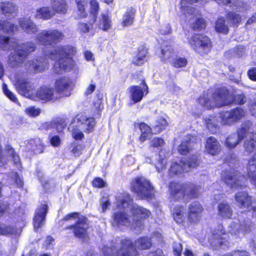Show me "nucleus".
<instances>
[{
  "instance_id": "1",
  "label": "nucleus",
  "mask_w": 256,
  "mask_h": 256,
  "mask_svg": "<svg viewBox=\"0 0 256 256\" xmlns=\"http://www.w3.org/2000/svg\"><path fill=\"white\" fill-rule=\"evenodd\" d=\"M76 48L71 46H60L50 50L46 54V57H40L27 61L24 64L25 69L30 72H40L44 71L48 66V58L56 61L54 72L61 73L72 70L75 66L71 56L76 54Z\"/></svg>"
},
{
  "instance_id": "2",
  "label": "nucleus",
  "mask_w": 256,
  "mask_h": 256,
  "mask_svg": "<svg viewBox=\"0 0 256 256\" xmlns=\"http://www.w3.org/2000/svg\"><path fill=\"white\" fill-rule=\"evenodd\" d=\"M120 243L116 246L110 244L102 248L104 256H136L138 252L136 248L139 250H145L150 248L152 243L150 238L141 237L135 241V247L131 240L128 238H123L119 240Z\"/></svg>"
},
{
  "instance_id": "3",
  "label": "nucleus",
  "mask_w": 256,
  "mask_h": 256,
  "mask_svg": "<svg viewBox=\"0 0 256 256\" xmlns=\"http://www.w3.org/2000/svg\"><path fill=\"white\" fill-rule=\"evenodd\" d=\"M13 38L0 36V48L4 50L14 49V54L10 56L8 64L12 67L21 66L27 56L35 51L36 44L32 42H27L20 45Z\"/></svg>"
},
{
  "instance_id": "4",
  "label": "nucleus",
  "mask_w": 256,
  "mask_h": 256,
  "mask_svg": "<svg viewBox=\"0 0 256 256\" xmlns=\"http://www.w3.org/2000/svg\"><path fill=\"white\" fill-rule=\"evenodd\" d=\"M198 102L206 109H211L230 104L232 96L226 89L222 88L216 90L212 94L211 92L204 94L198 98Z\"/></svg>"
},
{
  "instance_id": "5",
  "label": "nucleus",
  "mask_w": 256,
  "mask_h": 256,
  "mask_svg": "<svg viewBox=\"0 0 256 256\" xmlns=\"http://www.w3.org/2000/svg\"><path fill=\"white\" fill-rule=\"evenodd\" d=\"M208 2V0H182L180 7L182 12L184 14H190L192 15L190 20L191 27L195 30L203 29L206 26L205 21L200 17L198 10L188 6L189 4L198 3L204 4Z\"/></svg>"
},
{
  "instance_id": "6",
  "label": "nucleus",
  "mask_w": 256,
  "mask_h": 256,
  "mask_svg": "<svg viewBox=\"0 0 256 256\" xmlns=\"http://www.w3.org/2000/svg\"><path fill=\"white\" fill-rule=\"evenodd\" d=\"M200 188L192 184H180L172 182L170 184V198L176 200L184 198L188 200L198 196Z\"/></svg>"
},
{
  "instance_id": "7",
  "label": "nucleus",
  "mask_w": 256,
  "mask_h": 256,
  "mask_svg": "<svg viewBox=\"0 0 256 256\" xmlns=\"http://www.w3.org/2000/svg\"><path fill=\"white\" fill-rule=\"evenodd\" d=\"M122 204L125 208V205L130 208V210L132 214V220L134 224L135 228L142 225L141 220L148 218L150 215V212L148 210L136 204H134L129 194H124V198L120 200L118 206Z\"/></svg>"
},
{
  "instance_id": "8",
  "label": "nucleus",
  "mask_w": 256,
  "mask_h": 256,
  "mask_svg": "<svg viewBox=\"0 0 256 256\" xmlns=\"http://www.w3.org/2000/svg\"><path fill=\"white\" fill-rule=\"evenodd\" d=\"M131 188L140 198H151L154 193L153 186L144 177L136 178L131 184Z\"/></svg>"
},
{
  "instance_id": "9",
  "label": "nucleus",
  "mask_w": 256,
  "mask_h": 256,
  "mask_svg": "<svg viewBox=\"0 0 256 256\" xmlns=\"http://www.w3.org/2000/svg\"><path fill=\"white\" fill-rule=\"evenodd\" d=\"M124 194H120V196H116V206L120 209L123 208L122 211L116 212L112 216V225L115 226H132V228H135L134 224L131 218L128 214L127 212L130 208H128L126 204L125 205V208L122 206V204H120V206H118V201L120 199L124 198Z\"/></svg>"
},
{
  "instance_id": "10",
  "label": "nucleus",
  "mask_w": 256,
  "mask_h": 256,
  "mask_svg": "<svg viewBox=\"0 0 256 256\" xmlns=\"http://www.w3.org/2000/svg\"><path fill=\"white\" fill-rule=\"evenodd\" d=\"M64 36V34L57 30H44L37 34L36 40L40 44L50 46L60 42Z\"/></svg>"
},
{
  "instance_id": "11",
  "label": "nucleus",
  "mask_w": 256,
  "mask_h": 256,
  "mask_svg": "<svg viewBox=\"0 0 256 256\" xmlns=\"http://www.w3.org/2000/svg\"><path fill=\"white\" fill-rule=\"evenodd\" d=\"M245 110L240 107L220 113L218 121L222 125L231 126L245 116Z\"/></svg>"
},
{
  "instance_id": "12",
  "label": "nucleus",
  "mask_w": 256,
  "mask_h": 256,
  "mask_svg": "<svg viewBox=\"0 0 256 256\" xmlns=\"http://www.w3.org/2000/svg\"><path fill=\"white\" fill-rule=\"evenodd\" d=\"M222 178L226 184L234 190L242 189L246 186V177L238 170H234L222 174Z\"/></svg>"
},
{
  "instance_id": "13",
  "label": "nucleus",
  "mask_w": 256,
  "mask_h": 256,
  "mask_svg": "<svg viewBox=\"0 0 256 256\" xmlns=\"http://www.w3.org/2000/svg\"><path fill=\"white\" fill-rule=\"evenodd\" d=\"M229 236L223 230V226L218 225L212 234L210 242L211 246L214 249L225 250L230 244Z\"/></svg>"
},
{
  "instance_id": "14",
  "label": "nucleus",
  "mask_w": 256,
  "mask_h": 256,
  "mask_svg": "<svg viewBox=\"0 0 256 256\" xmlns=\"http://www.w3.org/2000/svg\"><path fill=\"white\" fill-rule=\"evenodd\" d=\"M190 46L197 52L203 54L208 53L211 47L210 39L202 34H195L189 40Z\"/></svg>"
},
{
  "instance_id": "15",
  "label": "nucleus",
  "mask_w": 256,
  "mask_h": 256,
  "mask_svg": "<svg viewBox=\"0 0 256 256\" xmlns=\"http://www.w3.org/2000/svg\"><path fill=\"white\" fill-rule=\"evenodd\" d=\"M199 160L197 157L192 156L188 158L181 160L180 164L176 162L173 163L170 170V174H178L182 172H188L191 168H194L199 165Z\"/></svg>"
},
{
  "instance_id": "16",
  "label": "nucleus",
  "mask_w": 256,
  "mask_h": 256,
  "mask_svg": "<svg viewBox=\"0 0 256 256\" xmlns=\"http://www.w3.org/2000/svg\"><path fill=\"white\" fill-rule=\"evenodd\" d=\"M246 136L244 138V147L246 152L251 153L256 150V124L246 121Z\"/></svg>"
},
{
  "instance_id": "17",
  "label": "nucleus",
  "mask_w": 256,
  "mask_h": 256,
  "mask_svg": "<svg viewBox=\"0 0 256 256\" xmlns=\"http://www.w3.org/2000/svg\"><path fill=\"white\" fill-rule=\"evenodd\" d=\"M235 200L240 208H246L249 212L252 210V215L256 216V204L246 192H237L235 194Z\"/></svg>"
},
{
  "instance_id": "18",
  "label": "nucleus",
  "mask_w": 256,
  "mask_h": 256,
  "mask_svg": "<svg viewBox=\"0 0 256 256\" xmlns=\"http://www.w3.org/2000/svg\"><path fill=\"white\" fill-rule=\"evenodd\" d=\"M246 124H247L246 121H245L238 129L236 133L232 134L226 138L225 145L228 148L230 149L235 148L239 142L246 137V128L247 126Z\"/></svg>"
},
{
  "instance_id": "19",
  "label": "nucleus",
  "mask_w": 256,
  "mask_h": 256,
  "mask_svg": "<svg viewBox=\"0 0 256 256\" xmlns=\"http://www.w3.org/2000/svg\"><path fill=\"white\" fill-rule=\"evenodd\" d=\"M252 222L250 220L243 221L238 225L236 222H232L228 226V232L238 238L244 236L251 231Z\"/></svg>"
},
{
  "instance_id": "20",
  "label": "nucleus",
  "mask_w": 256,
  "mask_h": 256,
  "mask_svg": "<svg viewBox=\"0 0 256 256\" xmlns=\"http://www.w3.org/2000/svg\"><path fill=\"white\" fill-rule=\"evenodd\" d=\"M88 228V219L83 216L78 217L75 225L70 226V228L73 229L75 236L84 240L87 238Z\"/></svg>"
},
{
  "instance_id": "21",
  "label": "nucleus",
  "mask_w": 256,
  "mask_h": 256,
  "mask_svg": "<svg viewBox=\"0 0 256 256\" xmlns=\"http://www.w3.org/2000/svg\"><path fill=\"white\" fill-rule=\"evenodd\" d=\"M14 84L20 94L28 98L31 96L30 92L33 90L34 87L28 79L16 76L15 78Z\"/></svg>"
},
{
  "instance_id": "22",
  "label": "nucleus",
  "mask_w": 256,
  "mask_h": 256,
  "mask_svg": "<svg viewBox=\"0 0 256 256\" xmlns=\"http://www.w3.org/2000/svg\"><path fill=\"white\" fill-rule=\"evenodd\" d=\"M54 86L57 94L68 96H70V92L72 89L73 84L69 78L64 77L56 81Z\"/></svg>"
},
{
  "instance_id": "23",
  "label": "nucleus",
  "mask_w": 256,
  "mask_h": 256,
  "mask_svg": "<svg viewBox=\"0 0 256 256\" xmlns=\"http://www.w3.org/2000/svg\"><path fill=\"white\" fill-rule=\"evenodd\" d=\"M203 208L200 204L197 201L190 204L188 207L187 220L189 222L196 223L202 216Z\"/></svg>"
},
{
  "instance_id": "24",
  "label": "nucleus",
  "mask_w": 256,
  "mask_h": 256,
  "mask_svg": "<svg viewBox=\"0 0 256 256\" xmlns=\"http://www.w3.org/2000/svg\"><path fill=\"white\" fill-rule=\"evenodd\" d=\"M142 87L140 86H132L130 88V96L134 103H137L140 102L144 96L148 92V86L146 84L144 80L142 81Z\"/></svg>"
},
{
  "instance_id": "25",
  "label": "nucleus",
  "mask_w": 256,
  "mask_h": 256,
  "mask_svg": "<svg viewBox=\"0 0 256 256\" xmlns=\"http://www.w3.org/2000/svg\"><path fill=\"white\" fill-rule=\"evenodd\" d=\"M74 122H76L81 126V128L86 132H90L94 130L96 124L95 120L93 118L87 117L83 114H78L74 118Z\"/></svg>"
},
{
  "instance_id": "26",
  "label": "nucleus",
  "mask_w": 256,
  "mask_h": 256,
  "mask_svg": "<svg viewBox=\"0 0 256 256\" xmlns=\"http://www.w3.org/2000/svg\"><path fill=\"white\" fill-rule=\"evenodd\" d=\"M48 212V206L46 204H40L37 208L33 220L35 230L39 228L44 224Z\"/></svg>"
},
{
  "instance_id": "27",
  "label": "nucleus",
  "mask_w": 256,
  "mask_h": 256,
  "mask_svg": "<svg viewBox=\"0 0 256 256\" xmlns=\"http://www.w3.org/2000/svg\"><path fill=\"white\" fill-rule=\"evenodd\" d=\"M36 95L38 98L46 102H55L60 97L56 92L54 94L53 88L47 86L41 87L37 91Z\"/></svg>"
},
{
  "instance_id": "28",
  "label": "nucleus",
  "mask_w": 256,
  "mask_h": 256,
  "mask_svg": "<svg viewBox=\"0 0 256 256\" xmlns=\"http://www.w3.org/2000/svg\"><path fill=\"white\" fill-rule=\"evenodd\" d=\"M18 23L22 29L28 34H34L38 32L37 25L30 18H20Z\"/></svg>"
},
{
  "instance_id": "29",
  "label": "nucleus",
  "mask_w": 256,
  "mask_h": 256,
  "mask_svg": "<svg viewBox=\"0 0 256 256\" xmlns=\"http://www.w3.org/2000/svg\"><path fill=\"white\" fill-rule=\"evenodd\" d=\"M205 148L208 153L214 156L220 152L221 146L215 138L210 136L206 139Z\"/></svg>"
},
{
  "instance_id": "30",
  "label": "nucleus",
  "mask_w": 256,
  "mask_h": 256,
  "mask_svg": "<svg viewBox=\"0 0 256 256\" xmlns=\"http://www.w3.org/2000/svg\"><path fill=\"white\" fill-rule=\"evenodd\" d=\"M26 147L28 150L34 152L36 154L44 152V145L40 138L32 139L25 142Z\"/></svg>"
},
{
  "instance_id": "31",
  "label": "nucleus",
  "mask_w": 256,
  "mask_h": 256,
  "mask_svg": "<svg viewBox=\"0 0 256 256\" xmlns=\"http://www.w3.org/2000/svg\"><path fill=\"white\" fill-rule=\"evenodd\" d=\"M50 8L56 13L64 14L67 12L68 6L65 0H51Z\"/></svg>"
},
{
  "instance_id": "32",
  "label": "nucleus",
  "mask_w": 256,
  "mask_h": 256,
  "mask_svg": "<svg viewBox=\"0 0 256 256\" xmlns=\"http://www.w3.org/2000/svg\"><path fill=\"white\" fill-rule=\"evenodd\" d=\"M247 170L252 184L256 187V153L250 158Z\"/></svg>"
},
{
  "instance_id": "33",
  "label": "nucleus",
  "mask_w": 256,
  "mask_h": 256,
  "mask_svg": "<svg viewBox=\"0 0 256 256\" xmlns=\"http://www.w3.org/2000/svg\"><path fill=\"white\" fill-rule=\"evenodd\" d=\"M54 16V12L51 8L48 6H42L36 10L34 14V18L36 19L48 20L52 18Z\"/></svg>"
},
{
  "instance_id": "34",
  "label": "nucleus",
  "mask_w": 256,
  "mask_h": 256,
  "mask_svg": "<svg viewBox=\"0 0 256 256\" xmlns=\"http://www.w3.org/2000/svg\"><path fill=\"white\" fill-rule=\"evenodd\" d=\"M218 214L222 218H230L232 215V210L228 204L221 202L218 206Z\"/></svg>"
},
{
  "instance_id": "35",
  "label": "nucleus",
  "mask_w": 256,
  "mask_h": 256,
  "mask_svg": "<svg viewBox=\"0 0 256 256\" xmlns=\"http://www.w3.org/2000/svg\"><path fill=\"white\" fill-rule=\"evenodd\" d=\"M196 142V138L191 135H188L184 142L178 147V151L182 154H186L190 150V144Z\"/></svg>"
},
{
  "instance_id": "36",
  "label": "nucleus",
  "mask_w": 256,
  "mask_h": 256,
  "mask_svg": "<svg viewBox=\"0 0 256 256\" xmlns=\"http://www.w3.org/2000/svg\"><path fill=\"white\" fill-rule=\"evenodd\" d=\"M66 126L65 120L58 118L51 122H46L44 124V128L46 130L51 128L56 129L58 132H61Z\"/></svg>"
},
{
  "instance_id": "37",
  "label": "nucleus",
  "mask_w": 256,
  "mask_h": 256,
  "mask_svg": "<svg viewBox=\"0 0 256 256\" xmlns=\"http://www.w3.org/2000/svg\"><path fill=\"white\" fill-rule=\"evenodd\" d=\"M97 24L99 28L103 30L106 31L110 28L112 26L111 18L107 12L101 14Z\"/></svg>"
},
{
  "instance_id": "38",
  "label": "nucleus",
  "mask_w": 256,
  "mask_h": 256,
  "mask_svg": "<svg viewBox=\"0 0 256 256\" xmlns=\"http://www.w3.org/2000/svg\"><path fill=\"white\" fill-rule=\"evenodd\" d=\"M173 216L177 223H182L186 218V208L183 206H176L173 210Z\"/></svg>"
},
{
  "instance_id": "39",
  "label": "nucleus",
  "mask_w": 256,
  "mask_h": 256,
  "mask_svg": "<svg viewBox=\"0 0 256 256\" xmlns=\"http://www.w3.org/2000/svg\"><path fill=\"white\" fill-rule=\"evenodd\" d=\"M17 10L16 5L13 2H0V12L4 14L15 12Z\"/></svg>"
},
{
  "instance_id": "40",
  "label": "nucleus",
  "mask_w": 256,
  "mask_h": 256,
  "mask_svg": "<svg viewBox=\"0 0 256 256\" xmlns=\"http://www.w3.org/2000/svg\"><path fill=\"white\" fill-rule=\"evenodd\" d=\"M136 10L133 8L128 9L123 16L122 24L124 26H128L132 24Z\"/></svg>"
},
{
  "instance_id": "41",
  "label": "nucleus",
  "mask_w": 256,
  "mask_h": 256,
  "mask_svg": "<svg viewBox=\"0 0 256 256\" xmlns=\"http://www.w3.org/2000/svg\"><path fill=\"white\" fill-rule=\"evenodd\" d=\"M0 30L8 34H10L16 32L18 30V26L6 20H0Z\"/></svg>"
},
{
  "instance_id": "42",
  "label": "nucleus",
  "mask_w": 256,
  "mask_h": 256,
  "mask_svg": "<svg viewBox=\"0 0 256 256\" xmlns=\"http://www.w3.org/2000/svg\"><path fill=\"white\" fill-rule=\"evenodd\" d=\"M162 58L163 61L170 62L171 58L174 55V49L170 46H163L162 49Z\"/></svg>"
},
{
  "instance_id": "43",
  "label": "nucleus",
  "mask_w": 256,
  "mask_h": 256,
  "mask_svg": "<svg viewBox=\"0 0 256 256\" xmlns=\"http://www.w3.org/2000/svg\"><path fill=\"white\" fill-rule=\"evenodd\" d=\"M216 30L218 32L226 34L228 31V28L226 24V20L224 18H219L216 22Z\"/></svg>"
},
{
  "instance_id": "44",
  "label": "nucleus",
  "mask_w": 256,
  "mask_h": 256,
  "mask_svg": "<svg viewBox=\"0 0 256 256\" xmlns=\"http://www.w3.org/2000/svg\"><path fill=\"white\" fill-rule=\"evenodd\" d=\"M226 19L228 24L232 26H236L241 22L240 16L232 12H229L226 14Z\"/></svg>"
},
{
  "instance_id": "45",
  "label": "nucleus",
  "mask_w": 256,
  "mask_h": 256,
  "mask_svg": "<svg viewBox=\"0 0 256 256\" xmlns=\"http://www.w3.org/2000/svg\"><path fill=\"white\" fill-rule=\"evenodd\" d=\"M146 54L147 51L145 49L139 50L137 56L133 59L132 63L136 66L143 64L146 60Z\"/></svg>"
},
{
  "instance_id": "46",
  "label": "nucleus",
  "mask_w": 256,
  "mask_h": 256,
  "mask_svg": "<svg viewBox=\"0 0 256 256\" xmlns=\"http://www.w3.org/2000/svg\"><path fill=\"white\" fill-rule=\"evenodd\" d=\"M139 126L142 132L140 140L142 142H144L146 140L149 138V136L152 132V128L145 123L140 124Z\"/></svg>"
},
{
  "instance_id": "47",
  "label": "nucleus",
  "mask_w": 256,
  "mask_h": 256,
  "mask_svg": "<svg viewBox=\"0 0 256 256\" xmlns=\"http://www.w3.org/2000/svg\"><path fill=\"white\" fill-rule=\"evenodd\" d=\"M206 128L212 133L216 132V128L218 126V122L214 116H210L205 120Z\"/></svg>"
},
{
  "instance_id": "48",
  "label": "nucleus",
  "mask_w": 256,
  "mask_h": 256,
  "mask_svg": "<svg viewBox=\"0 0 256 256\" xmlns=\"http://www.w3.org/2000/svg\"><path fill=\"white\" fill-rule=\"evenodd\" d=\"M168 124L167 121L162 116L158 118L154 126V130L156 132H160L166 128Z\"/></svg>"
},
{
  "instance_id": "49",
  "label": "nucleus",
  "mask_w": 256,
  "mask_h": 256,
  "mask_svg": "<svg viewBox=\"0 0 256 256\" xmlns=\"http://www.w3.org/2000/svg\"><path fill=\"white\" fill-rule=\"evenodd\" d=\"M76 122H72L69 126L68 130L71 132L72 137L76 140H80L84 137V134L81 130L78 128L77 126H74Z\"/></svg>"
},
{
  "instance_id": "50",
  "label": "nucleus",
  "mask_w": 256,
  "mask_h": 256,
  "mask_svg": "<svg viewBox=\"0 0 256 256\" xmlns=\"http://www.w3.org/2000/svg\"><path fill=\"white\" fill-rule=\"evenodd\" d=\"M7 155L11 157L12 160L14 162V164L19 167L20 166V158L19 156L14 152L13 148L10 146H8L6 148Z\"/></svg>"
},
{
  "instance_id": "51",
  "label": "nucleus",
  "mask_w": 256,
  "mask_h": 256,
  "mask_svg": "<svg viewBox=\"0 0 256 256\" xmlns=\"http://www.w3.org/2000/svg\"><path fill=\"white\" fill-rule=\"evenodd\" d=\"M77 5L78 14L80 18H84L86 16L85 6L87 4V0H76Z\"/></svg>"
},
{
  "instance_id": "52",
  "label": "nucleus",
  "mask_w": 256,
  "mask_h": 256,
  "mask_svg": "<svg viewBox=\"0 0 256 256\" xmlns=\"http://www.w3.org/2000/svg\"><path fill=\"white\" fill-rule=\"evenodd\" d=\"M15 233V230L10 226L0 224V234L7 235Z\"/></svg>"
},
{
  "instance_id": "53",
  "label": "nucleus",
  "mask_w": 256,
  "mask_h": 256,
  "mask_svg": "<svg viewBox=\"0 0 256 256\" xmlns=\"http://www.w3.org/2000/svg\"><path fill=\"white\" fill-rule=\"evenodd\" d=\"M26 112L31 116H36L40 114L41 112L40 108L31 106L26 108Z\"/></svg>"
},
{
  "instance_id": "54",
  "label": "nucleus",
  "mask_w": 256,
  "mask_h": 256,
  "mask_svg": "<svg viewBox=\"0 0 256 256\" xmlns=\"http://www.w3.org/2000/svg\"><path fill=\"white\" fill-rule=\"evenodd\" d=\"M188 64V61L184 58H176L174 60L172 65L176 68H182L184 66Z\"/></svg>"
},
{
  "instance_id": "55",
  "label": "nucleus",
  "mask_w": 256,
  "mask_h": 256,
  "mask_svg": "<svg viewBox=\"0 0 256 256\" xmlns=\"http://www.w3.org/2000/svg\"><path fill=\"white\" fill-rule=\"evenodd\" d=\"M93 24L91 23H80L78 28L80 31L84 33L90 32L92 30Z\"/></svg>"
},
{
  "instance_id": "56",
  "label": "nucleus",
  "mask_w": 256,
  "mask_h": 256,
  "mask_svg": "<svg viewBox=\"0 0 256 256\" xmlns=\"http://www.w3.org/2000/svg\"><path fill=\"white\" fill-rule=\"evenodd\" d=\"M3 91L4 94L7 97H8L11 100L13 101L14 102H17L18 100L17 98H16V96L14 94V93H12V92H10V90L8 89L7 86L5 84L3 86Z\"/></svg>"
},
{
  "instance_id": "57",
  "label": "nucleus",
  "mask_w": 256,
  "mask_h": 256,
  "mask_svg": "<svg viewBox=\"0 0 256 256\" xmlns=\"http://www.w3.org/2000/svg\"><path fill=\"white\" fill-rule=\"evenodd\" d=\"M50 141L51 144L54 147H58L60 146L61 140L58 136H49Z\"/></svg>"
},
{
  "instance_id": "58",
  "label": "nucleus",
  "mask_w": 256,
  "mask_h": 256,
  "mask_svg": "<svg viewBox=\"0 0 256 256\" xmlns=\"http://www.w3.org/2000/svg\"><path fill=\"white\" fill-rule=\"evenodd\" d=\"M182 246L180 242H174L173 244V251L174 256H180Z\"/></svg>"
},
{
  "instance_id": "59",
  "label": "nucleus",
  "mask_w": 256,
  "mask_h": 256,
  "mask_svg": "<svg viewBox=\"0 0 256 256\" xmlns=\"http://www.w3.org/2000/svg\"><path fill=\"white\" fill-rule=\"evenodd\" d=\"M90 12L94 14V18H95V15L96 14L98 9V3L96 0H92L90 2Z\"/></svg>"
},
{
  "instance_id": "60",
  "label": "nucleus",
  "mask_w": 256,
  "mask_h": 256,
  "mask_svg": "<svg viewBox=\"0 0 256 256\" xmlns=\"http://www.w3.org/2000/svg\"><path fill=\"white\" fill-rule=\"evenodd\" d=\"M92 184L94 186L98 188H102L106 186V182L100 178H96L94 180Z\"/></svg>"
},
{
  "instance_id": "61",
  "label": "nucleus",
  "mask_w": 256,
  "mask_h": 256,
  "mask_svg": "<svg viewBox=\"0 0 256 256\" xmlns=\"http://www.w3.org/2000/svg\"><path fill=\"white\" fill-rule=\"evenodd\" d=\"M226 162L230 167H235L238 164V160L236 156H230L226 160Z\"/></svg>"
},
{
  "instance_id": "62",
  "label": "nucleus",
  "mask_w": 256,
  "mask_h": 256,
  "mask_svg": "<svg viewBox=\"0 0 256 256\" xmlns=\"http://www.w3.org/2000/svg\"><path fill=\"white\" fill-rule=\"evenodd\" d=\"M100 205L102 206V212H104L106 210L108 206H110V200L108 197H102L100 200Z\"/></svg>"
},
{
  "instance_id": "63",
  "label": "nucleus",
  "mask_w": 256,
  "mask_h": 256,
  "mask_svg": "<svg viewBox=\"0 0 256 256\" xmlns=\"http://www.w3.org/2000/svg\"><path fill=\"white\" fill-rule=\"evenodd\" d=\"M224 256H250V254L246 251L236 250L231 254H224Z\"/></svg>"
},
{
  "instance_id": "64",
  "label": "nucleus",
  "mask_w": 256,
  "mask_h": 256,
  "mask_svg": "<svg viewBox=\"0 0 256 256\" xmlns=\"http://www.w3.org/2000/svg\"><path fill=\"white\" fill-rule=\"evenodd\" d=\"M248 108L252 116H256V99L250 100L248 102Z\"/></svg>"
}]
</instances>
